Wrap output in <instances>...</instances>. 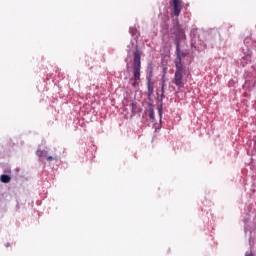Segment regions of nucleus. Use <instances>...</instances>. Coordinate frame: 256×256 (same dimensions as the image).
Here are the masks:
<instances>
[{
	"mask_svg": "<svg viewBox=\"0 0 256 256\" xmlns=\"http://www.w3.org/2000/svg\"><path fill=\"white\" fill-rule=\"evenodd\" d=\"M133 87H139V81H141V52L139 49L134 51L133 56Z\"/></svg>",
	"mask_w": 256,
	"mask_h": 256,
	"instance_id": "1",
	"label": "nucleus"
},
{
	"mask_svg": "<svg viewBox=\"0 0 256 256\" xmlns=\"http://www.w3.org/2000/svg\"><path fill=\"white\" fill-rule=\"evenodd\" d=\"M147 87H148V95H151L154 89L153 82H151V76L148 79Z\"/></svg>",
	"mask_w": 256,
	"mask_h": 256,
	"instance_id": "7",
	"label": "nucleus"
},
{
	"mask_svg": "<svg viewBox=\"0 0 256 256\" xmlns=\"http://www.w3.org/2000/svg\"><path fill=\"white\" fill-rule=\"evenodd\" d=\"M172 9L174 17H179L183 11V0H172Z\"/></svg>",
	"mask_w": 256,
	"mask_h": 256,
	"instance_id": "3",
	"label": "nucleus"
},
{
	"mask_svg": "<svg viewBox=\"0 0 256 256\" xmlns=\"http://www.w3.org/2000/svg\"><path fill=\"white\" fill-rule=\"evenodd\" d=\"M172 91H175V87H172Z\"/></svg>",
	"mask_w": 256,
	"mask_h": 256,
	"instance_id": "11",
	"label": "nucleus"
},
{
	"mask_svg": "<svg viewBox=\"0 0 256 256\" xmlns=\"http://www.w3.org/2000/svg\"><path fill=\"white\" fill-rule=\"evenodd\" d=\"M36 155L37 157H46L47 161L51 162V161H57L58 158L57 156H48L49 155V152L47 150H37L36 152Z\"/></svg>",
	"mask_w": 256,
	"mask_h": 256,
	"instance_id": "4",
	"label": "nucleus"
},
{
	"mask_svg": "<svg viewBox=\"0 0 256 256\" xmlns=\"http://www.w3.org/2000/svg\"><path fill=\"white\" fill-rule=\"evenodd\" d=\"M165 93V80L162 81V95Z\"/></svg>",
	"mask_w": 256,
	"mask_h": 256,
	"instance_id": "10",
	"label": "nucleus"
},
{
	"mask_svg": "<svg viewBox=\"0 0 256 256\" xmlns=\"http://www.w3.org/2000/svg\"><path fill=\"white\" fill-rule=\"evenodd\" d=\"M176 59L174 60L175 65H177V63H183V60L181 59V48L179 46V42H176Z\"/></svg>",
	"mask_w": 256,
	"mask_h": 256,
	"instance_id": "5",
	"label": "nucleus"
},
{
	"mask_svg": "<svg viewBox=\"0 0 256 256\" xmlns=\"http://www.w3.org/2000/svg\"><path fill=\"white\" fill-rule=\"evenodd\" d=\"M175 74H174V80L173 83L176 85L178 89H183L185 87V82L183 80V75H185V67L183 66V63H177L175 64Z\"/></svg>",
	"mask_w": 256,
	"mask_h": 256,
	"instance_id": "2",
	"label": "nucleus"
},
{
	"mask_svg": "<svg viewBox=\"0 0 256 256\" xmlns=\"http://www.w3.org/2000/svg\"><path fill=\"white\" fill-rule=\"evenodd\" d=\"M0 181H1V183H11V176H9L7 174H3L0 177Z\"/></svg>",
	"mask_w": 256,
	"mask_h": 256,
	"instance_id": "6",
	"label": "nucleus"
},
{
	"mask_svg": "<svg viewBox=\"0 0 256 256\" xmlns=\"http://www.w3.org/2000/svg\"><path fill=\"white\" fill-rule=\"evenodd\" d=\"M149 118L151 121H155V112H153V110L149 113Z\"/></svg>",
	"mask_w": 256,
	"mask_h": 256,
	"instance_id": "8",
	"label": "nucleus"
},
{
	"mask_svg": "<svg viewBox=\"0 0 256 256\" xmlns=\"http://www.w3.org/2000/svg\"><path fill=\"white\" fill-rule=\"evenodd\" d=\"M135 109H137V103H132V112L135 113Z\"/></svg>",
	"mask_w": 256,
	"mask_h": 256,
	"instance_id": "9",
	"label": "nucleus"
}]
</instances>
